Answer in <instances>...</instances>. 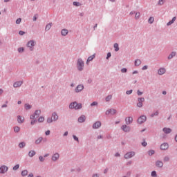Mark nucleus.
Returning <instances> with one entry per match:
<instances>
[{
	"label": "nucleus",
	"mask_w": 177,
	"mask_h": 177,
	"mask_svg": "<svg viewBox=\"0 0 177 177\" xmlns=\"http://www.w3.org/2000/svg\"><path fill=\"white\" fill-rule=\"evenodd\" d=\"M70 109H75V110H80V109H82V104H78L77 102H74L71 103L69 105Z\"/></svg>",
	"instance_id": "nucleus-1"
},
{
	"label": "nucleus",
	"mask_w": 177,
	"mask_h": 177,
	"mask_svg": "<svg viewBox=\"0 0 177 177\" xmlns=\"http://www.w3.org/2000/svg\"><path fill=\"white\" fill-rule=\"evenodd\" d=\"M84 67V61L82 59H79L77 60V68L80 71H82Z\"/></svg>",
	"instance_id": "nucleus-2"
},
{
	"label": "nucleus",
	"mask_w": 177,
	"mask_h": 177,
	"mask_svg": "<svg viewBox=\"0 0 177 177\" xmlns=\"http://www.w3.org/2000/svg\"><path fill=\"white\" fill-rule=\"evenodd\" d=\"M35 42L32 40L28 41L27 44V46L28 48H30V50H32V46H35Z\"/></svg>",
	"instance_id": "nucleus-3"
},
{
	"label": "nucleus",
	"mask_w": 177,
	"mask_h": 177,
	"mask_svg": "<svg viewBox=\"0 0 177 177\" xmlns=\"http://www.w3.org/2000/svg\"><path fill=\"white\" fill-rule=\"evenodd\" d=\"M147 118L146 116L145 115H142L141 117H140L138 120V124H143V122H145L146 121Z\"/></svg>",
	"instance_id": "nucleus-4"
},
{
	"label": "nucleus",
	"mask_w": 177,
	"mask_h": 177,
	"mask_svg": "<svg viewBox=\"0 0 177 177\" xmlns=\"http://www.w3.org/2000/svg\"><path fill=\"white\" fill-rule=\"evenodd\" d=\"M135 156V152H129L124 155V158L128 159V158H132Z\"/></svg>",
	"instance_id": "nucleus-5"
},
{
	"label": "nucleus",
	"mask_w": 177,
	"mask_h": 177,
	"mask_svg": "<svg viewBox=\"0 0 177 177\" xmlns=\"http://www.w3.org/2000/svg\"><path fill=\"white\" fill-rule=\"evenodd\" d=\"M8 171V167L3 165L0 167V174H5Z\"/></svg>",
	"instance_id": "nucleus-6"
},
{
	"label": "nucleus",
	"mask_w": 177,
	"mask_h": 177,
	"mask_svg": "<svg viewBox=\"0 0 177 177\" xmlns=\"http://www.w3.org/2000/svg\"><path fill=\"white\" fill-rule=\"evenodd\" d=\"M143 102H145V98H138V103L137 104L138 107H142L143 106Z\"/></svg>",
	"instance_id": "nucleus-7"
},
{
	"label": "nucleus",
	"mask_w": 177,
	"mask_h": 177,
	"mask_svg": "<svg viewBox=\"0 0 177 177\" xmlns=\"http://www.w3.org/2000/svg\"><path fill=\"white\" fill-rule=\"evenodd\" d=\"M102 127V123L100 122H96L93 125V129H97V128H100Z\"/></svg>",
	"instance_id": "nucleus-8"
},
{
	"label": "nucleus",
	"mask_w": 177,
	"mask_h": 177,
	"mask_svg": "<svg viewBox=\"0 0 177 177\" xmlns=\"http://www.w3.org/2000/svg\"><path fill=\"white\" fill-rule=\"evenodd\" d=\"M121 128L124 132H129L131 131V128L125 124L122 126Z\"/></svg>",
	"instance_id": "nucleus-9"
},
{
	"label": "nucleus",
	"mask_w": 177,
	"mask_h": 177,
	"mask_svg": "<svg viewBox=\"0 0 177 177\" xmlns=\"http://www.w3.org/2000/svg\"><path fill=\"white\" fill-rule=\"evenodd\" d=\"M126 124L127 125H129L130 124H132V121H133V118L132 117H128L125 119Z\"/></svg>",
	"instance_id": "nucleus-10"
},
{
	"label": "nucleus",
	"mask_w": 177,
	"mask_h": 177,
	"mask_svg": "<svg viewBox=\"0 0 177 177\" xmlns=\"http://www.w3.org/2000/svg\"><path fill=\"white\" fill-rule=\"evenodd\" d=\"M59 157H60V156L59 155V153H56L54 155H53L52 160H53V161H57V160H59Z\"/></svg>",
	"instance_id": "nucleus-11"
},
{
	"label": "nucleus",
	"mask_w": 177,
	"mask_h": 177,
	"mask_svg": "<svg viewBox=\"0 0 177 177\" xmlns=\"http://www.w3.org/2000/svg\"><path fill=\"white\" fill-rule=\"evenodd\" d=\"M169 146L168 145V143H163L160 145L161 150H167Z\"/></svg>",
	"instance_id": "nucleus-12"
},
{
	"label": "nucleus",
	"mask_w": 177,
	"mask_h": 177,
	"mask_svg": "<svg viewBox=\"0 0 177 177\" xmlns=\"http://www.w3.org/2000/svg\"><path fill=\"white\" fill-rule=\"evenodd\" d=\"M82 89H84V86L80 84V85H78V86H77V88H75V92H76L77 93H78V92H81V91H82Z\"/></svg>",
	"instance_id": "nucleus-13"
},
{
	"label": "nucleus",
	"mask_w": 177,
	"mask_h": 177,
	"mask_svg": "<svg viewBox=\"0 0 177 177\" xmlns=\"http://www.w3.org/2000/svg\"><path fill=\"white\" fill-rule=\"evenodd\" d=\"M17 122H19V124H23V122H24V117L18 115Z\"/></svg>",
	"instance_id": "nucleus-14"
},
{
	"label": "nucleus",
	"mask_w": 177,
	"mask_h": 177,
	"mask_svg": "<svg viewBox=\"0 0 177 177\" xmlns=\"http://www.w3.org/2000/svg\"><path fill=\"white\" fill-rule=\"evenodd\" d=\"M51 118H53V121H57V120H59V116L57 113H53Z\"/></svg>",
	"instance_id": "nucleus-15"
},
{
	"label": "nucleus",
	"mask_w": 177,
	"mask_h": 177,
	"mask_svg": "<svg viewBox=\"0 0 177 177\" xmlns=\"http://www.w3.org/2000/svg\"><path fill=\"white\" fill-rule=\"evenodd\" d=\"M165 68H161L158 71V74H159V75H162V74H165Z\"/></svg>",
	"instance_id": "nucleus-16"
},
{
	"label": "nucleus",
	"mask_w": 177,
	"mask_h": 177,
	"mask_svg": "<svg viewBox=\"0 0 177 177\" xmlns=\"http://www.w3.org/2000/svg\"><path fill=\"white\" fill-rule=\"evenodd\" d=\"M23 84V82H16L15 83H14V88H19V86H21V85Z\"/></svg>",
	"instance_id": "nucleus-17"
},
{
	"label": "nucleus",
	"mask_w": 177,
	"mask_h": 177,
	"mask_svg": "<svg viewBox=\"0 0 177 177\" xmlns=\"http://www.w3.org/2000/svg\"><path fill=\"white\" fill-rule=\"evenodd\" d=\"M30 120H32V121L30 122L31 125H34V124H35V122H37V120H35V115H30Z\"/></svg>",
	"instance_id": "nucleus-18"
},
{
	"label": "nucleus",
	"mask_w": 177,
	"mask_h": 177,
	"mask_svg": "<svg viewBox=\"0 0 177 177\" xmlns=\"http://www.w3.org/2000/svg\"><path fill=\"white\" fill-rule=\"evenodd\" d=\"M156 167H158L159 168H162V167L164 165V163H162V161L158 160L156 162Z\"/></svg>",
	"instance_id": "nucleus-19"
},
{
	"label": "nucleus",
	"mask_w": 177,
	"mask_h": 177,
	"mask_svg": "<svg viewBox=\"0 0 177 177\" xmlns=\"http://www.w3.org/2000/svg\"><path fill=\"white\" fill-rule=\"evenodd\" d=\"M85 120H86V118L85 117V115H82L78 118V122H84Z\"/></svg>",
	"instance_id": "nucleus-20"
},
{
	"label": "nucleus",
	"mask_w": 177,
	"mask_h": 177,
	"mask_svg": "<svg viewBox=\"0 0 177 177\" xmlns=\"http://www.w3.org/2000/svg\"><path fill=\"white\" fill-rule=\"evenodd\" d=\"M117 113V111L115 109H110L106 111V114H115Z\"/></svg>",
	"instance_id": "nucleus-21"
},
{
	"label": "nucleus",
	"mask_w": 177,
	"mask_h": 177,
	"mask_svg": "<svg viewBox=\"0 0 177 177\" xmlns=\"http://www.w3.org/2000/svg\"><path fill=\"white\" fill-rule=\"evenodd\" d=\"M163 132H165V133H171V132H172V130L169 128H164Z\"/></svg>",
	"instance_id": "nucleus-22"
},
{
	"label": "nucleus",
	"mask_w": 177,
	"mask_h": 177,
	"mask_svg": "<svg viewBox=\"0 0 177 177\" xmlns=\"http://www.w3.org/2000/svg\"><path fill=\"white\" fill-rule=\"evenodd\" d=\"M62 35H64V37H66V35H67V34H68V30L67 29H63L61 32Z\"/></svg>",
	"instance_id": "nucleus-23"
},
{
	"label": "nucleus",
	"mask_w": 177,
	"mask_h": 177,
	"mask_svg": "<svg viewBox=\"0 0 177 177\" xmlns=\"http://www.w3.org/2000/svg\"><path fill=\"white\" fill-rule=\"evenodd\" d=\"M175 20H176V17H173L172 20L169 21L167 24V26H171V24H173V23L175 21Z\"/></svg>",
	"instance_id": "nucleus-24"
},
{
	"label": "nucleus",
	"mask_w": 177,
	"mask_h": 177,
	"mask_svg": "<svg viewBox=\"0 0 177 177\" xmlns=\"http://www.w3.org/2000/svg\"><path fill=\"white\" fill-rule=\"evenodd\" d=\"M41 114V110H37L35 112V114H33V115H35V117H39V115Z\"/></svg>",
	"instance_id": "nucleus-25"
},
{
	"label": "nucleus",
	"mask_w": 177,
	"mask_h": 177,
	"mask_svg": "<svg viewBox=\"0 0 177 177\" xmlns=\"http://www.w3.org/2000/svg\"><path fill=\"white\" fill-rule=\"evenodd\" d=\"M35 154H36L35 151H30L28 156L29 157H34Z\"/></svg>",
	"instance_id": "nucleus-26"
},
{
	"label": "nucleus",
	"mask_w": 177,
	"mask_h": 177,
	"mask_svg": "<svg viewBox=\"0 0 177 177\" xmlns=\"http://www.w3.org/2000/svg\"><path fill=\"white\" fill-rule=\"evenodd\" d=\"M93 59H95V55L88 57V58L87 59V63H89V62H92V60H93Z\"/></svg>",
	"instance_id": "nucleus-27"
},
{
	"label": "nucleus",
	"mask_w": 177,
	"mask_h": 177,
	"mask_svg": "<svg viewBox=\"0 0 177 177\" xmlns=\"http://www.w3.org/2000/svg\"><path fill=\"white\" fill-rule=\"evenodd\" d=\"M42 137L39 138L36 141H35V144L36 145H39V143H41V142H42Z\"/></svg>",
	"instance_id": "nucleus-28"
},
{
	"label": "nucleus",
	"mask_w": 177,
	"mask_h": 177,
	"mask_svg": "<svg viewBox=\"0 0 177 177\" xmlns=\"http://www.w3.org/2000/svg\"><path fill=\"white\" fill-rule=\"evenodd\" d=\"M142 62L140 61V59H136L135 61V66H140Z\"/></svg>",
	"instance_id": "nucleus-29"
},
{
	"label": "nucleus",
	"mask_w": 177,
	"mask_h": 177,
	"mask_svg": "<svg viewBox=\"0 0 177 177\" xmlns=\"http://www.w3.org/2000/svg\"><path fill=\"white\" fill-rule=\"evenodd\" d=\"M113 46L115 48V52H118V50H120V48L118 47V44L115 43Z\"/></svg>",
	"instance_id": "nucleus-30"
},
{
	"label": "nucleus",
	"mask_w": 177,
	"mask_h": 177,
	"mask_svg": "<svg viewBox=\"0 0 177 177\" xmlns=\"http://www.w3.org/2000/svg\"><path fill=\"white\" fill-rule=\"evenodd\" d=\"M175 55H176L175 52L171 53V55H169L168 59H172V57H174Z\"/></svg>",
	"instance_id": "nucleus-31"
},
{
	"label": "nucleus",
	"mask_w": 177,
	"mask_h": 177,
	"mask_svg": "<svg viewBox=\"0 0 177 177\" xmlns=\"http://www.w3.org/2000/svg\"><path fill=\"white\" fill-rule=\"evenodd\" d=\"M24 146H26V142H20L19 144V147H20V149H23V147H24Z\"/></svg>",
	"instance_id": "nucleus-32"
},
{
	"label": "nucleus",
	"mask_w": 177,
	"mask_h": 177,
	"mask_svg": "<svg viewBox=\"0 0 177 177\" xmlns=\"http://www.w3.org/2000/svg\"><path fill=\"white\" fill-rule=\"evenodd\" d=\"M28 174V171L27 170H24L22 172H21V175L22 176H27Z\"/></svg>",
	"instance_id": "nucleus-33"
},
{
	"label": "nucleus",
	"mask_w": 177,
	"mask_h": 177,
	"mask_svg": "<svg viewBox=\"0 0 177 177\" xmlns=\"http://www.w3.org/2000/svg\"><path fill=\"white\" fill-rule=\"evenodd\" d=\"M44 121H45V118L44 117L41 116L40 118H39L38 119L39 122H44Z\"/></svg>",
	"instance_id": "nucleus-34"
},
{
	"label": "nucleus",
	"mask_w": 177,
	"mask_h": 177,
	"mask_svg": "<svg viewBox=\"0 0 177 177\" xmlns=\"http://www.w3.org/2000/svg\"><path fill=\"white\" fill-rule=\"evenodd\" d=\"M51 27H52V24H48L46 26V30H50Z\"/></svg>",
	"instance_id": "nucleus-35"
},
{
	"label": "nucleus",
	"mask_w": 177,
	"mask_h": 177,
	"mask_svg": "<svg viewBox=\"0 0 177 177\" xmlns=\"http://www.w3.org/2000/svg\"><path fill=\"white\" fill-rule=\"evenodd\" d=\"M73 4L74 6H81V3L80 2L74 1Z\"/></svg>",
	"instance_id": "nucleus-36"
},
{
	"label": "nucleus",
	"mask_w": 177,
	"mask_h": 177,
	"mask_svg": "<svg viewBox=\"0 0 177 177\" xmlns=\"http://www.w3.org/2000/svg\"><path fill=\"white\" fill-rule=\"evenodd\" d=\"M25 109H26V110H30V109H31V106L28 104H26Z\"/></svg>",
	"instance_id": "nucleus-37"
},
{
	"label": "nucleus",
	"mask_w": 177,
	"mask_h": 177,
	"mask_svg": "<svg viewBox=\"0 0 177 177\" xmlns=\"http://www.w3.org/2000/svg\"><path fill=\"white\" fill-rule=\"evenodd\" d=\"M113 97V96L111 95H108L106 97V102H110V100H111V98Z\"/></svg>",
	"instance_id": "nucleus-38"
},
{
	"label": "nucleus",
	"mask_w": 177,
	"mask_h": 177,
	"mask_svg": "<svg viewBox=\"0 0 177 177\" xmlns=\"http://www.w3.org/2000/svg\"><path fill=\"white\" fill-rule=\"evenodd\" d=\"M14 131H15V132H19V131H20V127H15L14 128Z\"/></svg>",
	"instance_id": "nucleus-39"
},
{
	"label": "nucleus",
	"mask_w": 177,
	"mask_h": 177,
	"mask_svg": "<svg viewBox=\"0 0 177 177\" xmlns=\"http://www.w3.org/2000/svg\"><path fill=\"white\" fill-rule=\"evenodd\" d=\"M153 21H154V18L153 17H150L149 19V23H150V24H153Z\"/></svg>",
	"instance_id": "nucleus-40"
},
{
	"label": "nucleus",
	"mask_w": 177,
	"mask_h": 177,
	"mask_svg": "<svg viewBox=\"0 0 177 177\" xmlns=\"http://www.w3.org/2000/svg\"><path fill=\"white\" fill-rule=\"evenodd\" d=\"M149 156H153L154 154V150H150L148 151Z\"/></svg>",
	"instance_id": "nucleus-41"
},
{
	"label": "nucleus",
	"mask_w": 177,
	"mask_h": 177,
	"mask_svg": "<svg viewBox=\"0 0 177 177\" xmlns=\"http://www.w3.org/2000/svg\"><path fill=\"white\" fill-rule=\"evenodd\" d=\"M53 119L51 118H48L47 119V122L48 123V124H50L51 122H53Z\"/></svg>",
	"instance_id": "nucleus-42"
},
{
	"label": "nucleus",
	"mask_w": 177,
	"mask_h": 177,
	"mask_svg": "<svg viewBox=\"0 0 177 177\" xmlns=\"http://www.w3.org/2000/svg\"><path fill=\"white\" fill-rule=\"evenodd\" d=\"M135 17L136 19H139L140 17V12L136 13Z\"/></svg>",
	"instance_id": "nucleus-43"
},
{
	"label": "nucleus",
	"mask_w": 177,
	"mask_h": 177,
	"mask_svg": "<svg viewBox=\"0 0 177 177\" xmlns=\"http://www.w3.org/2000/svg\"><path fill=\"white\" fill-rule=\"evenodd\" d=\"M164 161H165V162H167L169 161V157H168V156L165 157L164 158Z\"/></svg>",
	"instance_id": "nucleus-44"
},
{
	"label": "nucleus",
	"mask_w": 177,
	"mask_h": 177,
	"mask_svg": "<svg viewBox=\"0 0 177 177\" xmlns=\"http://www.w3.org/2000/svg\"><path fill=\"white\" fill-rule=\"evenodd\" d=\"M20 23H21V18H19L16 21V24H20Z\"/></svg>",
	"instance_id": "nucleus-45"
},
{
	"label": "nucleus",
	"mask_w": 177,
	"mask_h": 177,
	"mask_svg": "<svg viewBox=\"0 0 177 177\" xmlns=\"http://www.w3.org/2000/svg\"><path fill=\"white\" fill-rule=\"evenodd\" d=\"M18 52H19V53H21V52H24V48H18Z\"/></svg>",
	"instance_id": "nucleus-46"
},
{
	"label": "nucleus",
	"mask_w": 177,
	"mask_h": 177,
	"mask_svg": "<svg viewBox=\"0 0 177 177\" xmlns=\"http://www.w3.org/2000/svg\"><path fill=\"white\" fill-rule=\"evenodd\" d=\"M156 115H158V111H156V113H152V114L151 115V117H154V116H156Z\"/></svg>",
	"instance_id": "nucleus-47"
},
{
	"label": "nucleus",
	"mask_w": 177,
	"mask_h": 177,
	"mask_svg": "<svg viewBox=\"0 0 177 177\" xmlns=\"http://www.w3.org/2000/svg\"><path fill=\"white\" fill-rule=\"evenodd\" d=\"M157 176V172L156 171H153L151 172V176Z\"/></svg>",
	"instance_id": "nucleus-48"
},
{
	"label": "nucleus",
	"mask_w": 177,
	"mask_h": 177,
	"mask_svg": "<svg viewBox=\"0 0 177 177\" xmlns=\"http://www.w3.org/2000/svg\"><path fill=\"white\" fill-rule=\"evenodd\" d=\"M19 165H17L14 166L13 169H14L15 171H16V169H19Z\"/></svg>",
	"instance_id": "nucleus-49"
},
{
	"label": "nucleus",
	"mask_w": 177,
	"mask_h": 177,
	"mask_svg": "<svg viewBox=\"0 0 177 177\" xmlns=\"http://www.w3.org/2000/svg\"><path fill=\"white\" fill-rule=\"evenodd\" d=\"M19 35H24V34H26V32H25L24 31L20 30V31L19 32Z\"/></svg>",
	"instance_id": "nucleus-50"
},
{
	"label": "nucleus",
	"mask_w": 177,
	"mask_h": 177,
	"mask_svg": "<svg viewBox=\"0 0 177 177\" xmlns=\"http://www.w3.org/2000/svg\"><path fill=\"white\" fill-rule=\"evenodd\" d=\"M91 106H97V102H93V103L91 104Z\"/></svg>",
	"instance_id": "nucleus-51"
},
{
	"label": "nucleus",
	"mask_w": 177,
	"mask_h": 177,
	"mask_svg": "<svg viewBox=\"0 0 177 177\" xmlns=\"http://www.w3.org/2000/svg\"><path fill=\"white\" fill-rule=\"evenodd\" d=\"M39 161H41V162H43V161H44V157H42V156H39Z\"/></svg>",
	"instance_id": "nucleus-52"
},
{
	"label": "nucleus",
	"mask_w": 177,
	"mask_h": 177,
	"mask_svg": "<svg viewBox=\"0 0 177 177\" xmlns=\"http://www.w3.org/2000/svg\"><path fill=\"white\" fill-rule=\"evenodd\" d=\"M122 73H127V70L125 68L121 69Z\"/></svg>",
	"instance_id": "nucleus-53"
},
{
	"label": "nucleus",
	"mask_w": 177,
	"mask_h": 177,
	"mask_svg": "<svg viewBox=\"0 0 177 177\" xmlns=\"http://www.w3.org/2000/svg\"><path fill=\"white\" fill-rule=\"evenodd\" d=\"M158 3H159V5H163L164 4V0H159Z\"/></svg>",
	"instance_id": "nucleus-54"
},
{
	"label": "nucleus",
	"mask_w": 177,
	"mask_h": 177,
	"mask_svg": "<svg viewBox=\"0 0 177 177\" xmlns=\"http://www.w3.org/2000/svg\"><path fill=\"white\" fill-rule=\"evenodd\" d=\"M142 145L144 147H146V146H147V142H146L145 141V142H143L142 143Z\"/></svg>",
	"instance_id": "nucleus-55"
},
{
	"label": "nucleus",
	"mask_w": 177,
	"mask_h": 177,
	"mask_svg": "<svg viewBox=\"0 0 177 177\" xmlns=\"http://www.w3.org/2000/svg\"><path fill=\"white\" fill-rule=\"evenodd\" d=\"M127 95H131V93H132V90H129L127 91Z\"/></svg>",
	"instance_id": "nucleus-56"
},
{
	"label": "nucleus",
	"mask_w": 177,
	"mask_h": 177,
	"mask_svg": "<svg viewBox=\"0 0 177 177\" xmlns=\"http://www.w3.org/2000/svg\"><path fill=\"white\" fill-rule=\"evenodd\" d=\"M46 135L48 136V135H50V131L48 130L46 131Z\"/></svg>",
	"instance_id": "nucleus-57"
},
{
	"label": "nucleus",
	"mask_w": 177,
	"mask_h": 177,
	"mask_svg": "<svg viewBox=\"0 0 177 177\" xmlns=\"http://www.w3.org/2000/svg\"><path fill=\"white\" fill-rule=\"evenodd\" d=\"M109 57H111V53H109L107 54L106 59H109Z\"/></svg>",
	"instance_id": "nucleus-58"
},
{
	"label": "nucleus",
	"mask_w": 177,
	"mask_h": 177,
	"mask_svg": "<svg viewBox=\"0 0 177 177\" xmlns=\"http://www.w3.org/2000/svg\"><path fill=\"white\" fill-rule=\"evenodd\" d=\"M73 139H74L75 140H77V142H78V138H77V136H73Z\"/></svg>",
	"instance_id": "nucleus-59"
},
{
	"label": "nucleus",
	"mask_w": 177,
	"mask_h": 177,
	"mask_svg": "<svg viewBox=\"0 0 177 177\" xmlns=\"http://www.w3.org/2000/svg\"><path fill=\"white\" fill-rule=\"evenodd\" d=\"M138 95L140 96V95H143V93L140 92V91H138Z\"/></svg>",
	"instance_id": "nucleus-60"
},
{
	"label": "nucleus",
	"mask_w": 177,
	"mask_h": 177,
	"mask_svg": "<svg viewBox=\"0 0 177 177\" xmlns=\"http://www.w3.org/2000/svg\"><path fill=\"white\" fill-rule=\"evenodd\" d=\"M142 70H147V66H144L142 67Z\"/></svg>",
	"instance_id": "nucleus-61"
},
{
	"label": "nucleus",
	"mask_w": 177,
	"mask_h": 177,
	"mask_svg": "<svg viewBox=\"0 0 177 177\" xmlns=\"http://www.w3.org/2000/svg\"><path fill=\"white\" fill-rule=\"evenodd\" d=\"M67 135H68V131H66L64 134V136H67Z\"/></svg>",
	"instance_id": "nucleus-62"
},
{
	"label": "nucleus",
	"mask_w": 177,
	"mask_h": 177,
	"mask_svg": "<svg viewBox=\"0 0 177 177\" xmlns=\"http://www.w3.org/2000/svg\"><path fill=\"white\" fill-rule=\"evenodd\" d=\"M28 177H34V175L32 174H30L28 175Z\"/></svg>",
	"instance_id": "nucleus-63"
},
{
	"label": "nucleus",
	"mask_w": 177,
	"mask_h": 177,
	"mask_svg": "<svg viewBox=\"0 0 177 177\" xmlns=\"http://www.w3.org/2000/svg\"><path fill=\"white\" fill-rule=\"evenodd\" d=\"M93 177H98V176H97V174H94V175L93 176Z\"/></svg>",
	"instance_id": "nucleus-64"
}]
</instances>
